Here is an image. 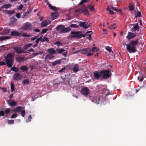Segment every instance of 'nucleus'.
<instances>
[{
	"instance_id": "nucleus-1",
	"label": "nucleus",
	"mask_w": 146,
	"mask_h": 146,
	"mask_svg": "<svg viewBox=\"0 0 146 146\" xmlns=\"http://www.w3.org/2000/svg\"><path fill=\"white\" fill-rule=\"evenodd\" d=\"M14 57L11 53H8L5 58V63L3 61L0 62V66H3L7 64L9 68H11L13 64Z\"/></svg>"
},
{
	"instance_id": "nucleus-2",
	"label": "nucleus",
	"mask_w": 146,
	"mask_h": 146,
	"mask_svg": "<svg viewBox=\"0 0 146 146\" xmlns=\"http://www.w3.org/2000/svg\"><path fill=\"white\" fill-rule=\"evenodd\" d=\"M138 40V39L135 40H132L130 41L129 43L126 45V48L129 52L131 53L136 52V48L135 46L137 44Z\"/></svg>"
},
{
	"instance_id": "nucleus-3",
	"label": "nucleus",
	"mask_w": 146,
	"mask_h": 146,
	"mask_svg": "<svg viewBox=\"0 0 146 146\" xmlns=\"http://www.w3.org/2000/svg\"><path fill=\"white\" fill-rule=\"evenodd\" d=\"M56 29L57 31H59L60 33H66L71 30V29L69 27H65L62 25H58L56 27Z\"/></svg>"
},
{
	"instance_id": "nucleus-4",
	"label": "nucleus",
	"mask_w": 146,
	"mask_h": 146,
	"mask_svg": "<svg viewBox=\"0 0 146 146\" xmlns=\"http://www.w3.org/2000/svg\"><path fill=\"white\" fill-rule=\"evenodd\" d=\"M102 76L103 78L106 79L111 76V73L110 71L108 70H102L101 71Z\"/></svg>"
},
{
	"instance_id": "nucleus-5",
	"label": "nucleus",
	"mask_w": 146,
	"mask_h": 146,
	"mask_svg": "<svg viewBox=\"0 0 146 146\" xmlns=\"http://www.w3.org/2000/svg\"><path fill=\"white\" fill-rule=\"evenodd\" d=\"M81 31H71L70 33V34L71 35L70 37L77 39H79L81 38Z\"/></svg>"
},
{
	"instance_id": "nucleus-6",
	"label": "nucleus",
	"mask_w": 146,
	"mask_h": 146,
	"mask_svg": "<svg viewBox=\"0 0 146 146\" xmlns=\"http://www.w3.org/2000/svg\"><path fill=\"white\" fill-rule=\"evenodd\" d=\"M81 54H87V56H91L93 54V53H91V49L89 48L81 49Z\"/></svg>"
},
{
	"instance_id": "nucleus-7",
	"label": "nucleus",
	"mask_w": 146,
	"mask_h": 146,
	"mask_svg": "<svg viewBox=\"0 0 146 146\" xmlns=\"http://www.w3.org/2000/svg\"><path fill=\"white\" fill-rule=\"evenodd\" d=\"M32 25L31 23L29 22H27L22 26V28L24 30H29L32 29Z\"/></svg>"
},
{
	"instance_id": "nucleus-8",
	"label": "nucleus",
	"mask_w": 146,
	"mask_h": 146,
	"mask_svg": "<svg viewBox=\"0 0 146 146\" xmlns=\"http://www.w3.org/2000/svg\"><path fill=\"white\" fill-rule=\"evenodd\" d=\"M22 78V75L19 73H15L13 75V79L15 81L20 80Z\"/></svg>"
},
{
	"instance_id": "nucleus-9",
	"label": "nucleus",
	"mask_w": 146,
	"mask_h": 146,
	"mask_svg": "<svg viewBox=\"0 0 146 146\" xmlns=\"http://www.w3.org/2000/svg\"><path fill=\"white\" fill-rule=\"evenodd\" d=\"M80 93L84 96H86L90 93V90L87 87H84L82 89Z\"/></svg>"
},
{
	"instance_id": "nucleus-10",
	"label": "nucleus",
	"mask_w": 146,
	"mask_h": 146,
	"mask_svg": "<svg viewBox=\"0 0 146 146\" xmlns=\"http://www.w3.org/2000/svg\"><path fill=\"white\" fill-rule=\"evenodd\" d=\"M13 50L15 52L19 54L23 53H25L27 52H24L23 49L20 47H14L13 48Z\"/></svg>"
},
{
	"instance_id": "nucleus-11",
	"label": "nucleus",
	"mask_w": 146,
	"mask_h": 146,
	"mask_svg": "<svg viewBox=\"0 0 146 146\" xmlns=\"http://www.w3.org/2000/svg\"><path fill=\"white\" fill-rule=\"evenodd\" d=\"M86 22H80L79 23V25L78 26L83 27L84 28L86 29L89 27L90 26L91 24L87 23V24H86Z\"/></svg>"
},
{
	"instance_id": "nucleus-12",
	"label": "nucleus",
	"mask_w": 146,
	"mask_h": 146,
	"mask_svg": "<svg viewBox=\"0 0 146 146\" xmlns=\"http://www.w3.org/2000/svg\"><path fill=\"white\" fill-rule=\"evenodd\" d=\"M94 76L96 79H98L102 76L101 71L98 72L97 71H95L94 73Z\"/></svg>"
},
{
	"instance_id": "nucleus-13",
	"label": "nucleus",
	"mask_w": 146,
	"mask_h": 146,
	"mask_svg": "<svg viewBox=\"0 0 146 146\" xmlns=\"http://www.w3.org/2000/svg\"><path fill=\"white\" fill-rule=\"evenodd\" d=\"M136 36V35L133 33L128 32V35L126 38L129 40L133 38Z\"/></svg>"
},
{
	"instance_id": "nucleus-14",
	"label": "nucleus",
	"mask_w": 146,
	"mask_h": 146,
	"mask_svg": "<svg viewBox=\"0 0 146 146\" xmlns=\"http://www.w3.org/2000/svg\"><path fill=\"white\" fill-rule=\"evenodd\" d=\"M7 102L8 104L11 107H14L17 105V102L14 100L12 101H7Z\"/></svg>"
},
{
	"instance_id": "nucleus-15",
	"label": "nucleus",
	"mask_w": 146,
	"mask_h": 146,
	"mask_svg": "<svg viewBox=\"0 0 146 146\" xmlns=\"http://www.w3.org/2000/svg\"><path fill=\"white\" fill-rule=\"evenodd\" d=\"M69 80L70 79L69 78H64L63 79L62 82L64 84L68 85V86H70V85Z\"/></svg>"
},
{
	"instance_id": "nucleus-16",
	"label": "nucleus",
	"mask_w": 146,
	"mask_h": 146,
	"mask_svg": "<svg viewBox=\"0 0 146 146\" xmlns=\"http://www.w3.org/2000/svg\"><path fill=\"white\" fill-rule=\"evenodd\" d=\"M74 72L76 73L79 71V65L78 64L74 65L72 70Z\"/></svg>"
},
{
	"instance_id": "nucleus-17",
	"label": "nucleus",
	"mask_w": 146,
	"mask_h": 146,
	"mask_svg": "<svg viewBox=\"0 0 146 146\" xmlns=\"http://www.w3.org/2000/svg\"><path fill=\"white\" fill-rule=\"evenodd\" d=\"M47 52L51 55L55 54L56 53V50H55L53 48H48L47 50Z\"/></svg>"
},
{
	"instance_id": "nucleus-18",
	"label": "nucleus",
	"mask_w": 146,
	"mask_h": 146,
	"mask_svg": "<svg viewBox=\"0 0 146 146\" xmlns=\"http://www.w3.org/2000/svg\"><path fill=\"white\" fill-rule=\"evenodd\" d=\"M54 57V56L52 55L48 54L45 56L44 59L45 60L48 61V60H50Z\"/></svg>"
},
{
	"instance_id": "nucleus-19",
	"label": "nucleus",
	"mask_w": 146,
	"mask_h": 146,
	"mask_svg": "<svg viewBox=\"0 0 146 146\" xmlns=\"http://www.w3.org/2000/svg\"><path fill=\"white\" fill-rule=\"evenodd\" d=\"M16 60L19 62H21L25 61V59L23 57H20V56L16 57Z\"/></svg>"
},
{
	"instance_id": "nucleus-20",
	"label": "nucleus",
	"mask_w": 146,
	"mask_h": 146,
	"mask_svg": "<svg viewBox=\"0 0 146 146\" xmlns=\"http://www.w3.org/2000/svg\"><path fill=\"white\" fill-rule=\"evenodd\" d=\"M21 33L18 31H14L11 32V35L13 36H20Z\"/></svg>"
},
{
	"instance_id": "nucleus-21",
	"label": "nucleus",
	"mask_w": 146,
	"mask_h": 146,
	"mask_svg": "<svg viewBox=\"0 0 146 146\" xmlns=\"http://www.w3.org/2000/svg\"><path fill=\"white\" fill-rule=\"evenodd\" d=\"M61 61L60 60H56L52 62V65L53 66H54L56 64H60L61 63Z\"/></svg>"
},
{
	"instance_id": "nucleus-22",
	"label": "nucleus",
	"mask_w": 146,
	"mask_h": 146,
	"mask_svg": "<svg viewBox=\"0 0 146 146\" xmlns=\"http://www.w3.org/2000/svg\"><path fill=\"white\" fill-rule=\"evenodd\" d=\"M48 21H43L41 23V25L42 27H45L49 24L48 23Z\"/></svg>"
},
{
	"instance_id": "nucleus-23",
	"label": "nucleus",
	"mask_w": 146,
	"mask_h": 146,
	"mask_svg": "<svg viewBox=\"0 0 146 146\" xmlns=\"http://www.w3.org/2000/svg\"><path fill=\"white\" fill-rule=\"evenodd\" d=\"M56 52L60 54L62 53L63 52L66 51V50L62 48H56Z\"/></svg>"
},
{
	"instance_id": "nucleus-24",
	"label": "nucleus",
	"mask_w": 146,
	"mask_h": 146,
	"mask_svg": "<svg viewBox=\"0 0 146 146\" xmlns=\"http://www.w3.org/2000/svg\"><path fill=\"white\" fill-rule=\"evenodd\" d=\"M20 69L22 72L26 71L28 70V68L26 66H23L20 68Z\"/></svg>"
},
{
	"instance_id": "nucleus-25",
	"label": "nucleus",
	"mask_w": 146,
	"mask_h": 146,
	"mask_svg": "<svg viewBox=\"0 0 146 146\" xmlns=\"http://www.w3.org/2000/svg\"><path fill=\"white\" fill-rule=\"evenodd\" d=\"M32 45L31 43L27 44L25 45L23 47V49L24 50H27L28 48L30 47Z\"/></svg>"
},
{
	"instance_id": "nucleus-26",
	"label": "nucleus",
	"mask_w": 146,
	"mask_h": 146,
	"mask_svg": "<svg viewBox=\"0 0 146 146\" xmlns=\"http://www.w3.org/2000/svg\"><path fill=\"white\" fill-rule=\"evenodd\" d=\"M48 7L50 9L54 11H56L57 10V9L56 7L50 4L48 5Z\"/></svg>"
},
{
	"instance_id": "nucleus-27",
	"label": "nucleus",
	"mask_w": 146,
	"mask_h": 146,
	"mask_svg": "<svg viewBox=\"0 0 146 146\" xmlns=\"http://www.w3.org/2000/svg\"><path fill=\"white\" fill-rule=\"evenodd\" d=\"M10 38V37L8 36H1L0 37V41L5 40Z\"/></svg>"
},
{
	"instance_id": "nucleus-28",
	"label": "nucleus",
	"mask_w": 146,
	"mask_h": 146,
	"mask_svg": "<svg viewBox=\"0 0 146 146\" xmlns=\"http://www.w3.org/2000/svg\"><path fill=\"white\" fill-rule=\"evenodd\" d=\"M12 5L10 4H6L3 5L1 7L2 8L7 9L11 7Z\"/></svg>"
},
{
	"instance_id": "nucleus-29",
	"label": "nucleus",
	"mask_w": 146,
	"mask_h": 146,
	"mask_svg": "<svg viewBox=\"0 0 146 146\" xmlns=\"http://www.w3.org/2000/svg\"><path fill=\"white\" fill-rule=\"evenodd\" d=\"M21 108V106H18L16 108H14L13 109L11 110V112L12 111H14L15 112V113H16L19 112V111L18 110H19V109H20Z\"/></svg>"
},
{
	"instance_id": "nucleus-30",
	"label": "nucleus",
	"mask_w": 146,
	"mask_h": 146,
	"mask_svg": "<svg viewBox=\"0 0 146 146\" xmlns=\"http://www.w3.org/2000/svg\"><path fill=\"white\" fill-rule=\"evenodd\" d=\"M82 12H84V14L86 15H88L89 14L88 10L86 8L82 9Z\"/></svg>"
},
{
	"instance_id": "nucleus-31",
	"label": "nucleus",
	"mask_w": 146,
	"mask_h": 146,
	"mask_svg": "<svg viewBox=\"0 0 146 146\" xmlns=\"http://www.w3.org/2000/svg\"><path fill=\"white\" fill-rule=\"evenodd\" d=\"M111 8L112 10L114 11H115L116 12H119V13H122L121 10L120 9H117V8L114 7H113V6H111Z\"/></svg>"
},
{
	"instance_id": "nucleus-32",
	"label": "nucleus",
	"mask_w": 146,
	"mask_h": 146,
	"mask_svg": "<svg viewBox=\"0 0 146 146\" xmlns=\"http://www.w3.org/2000/svg\"><path fill=\"white\" fill-rule=\"evenodd\" d=\"M11 70L15 72H17L19 70V68L13 66L11 68Z\"/></svg>"
},
{
	"instance_id": "nucleus-33",
	"label": "nucleus",
	"mask_w": 146,
	"mask_h": 146,
	"mask_svg": "<svg viewBox=\"0 0 146 146\" xmlns=\"http://www.w3.org/2000/svg\"><path fill=\"white\" fill-rule=\"evenodd\" d=\"M29 80L26 79L23 81V84L24 85H27L29 83Z\"/></svg>"
},
{
	"instance_id": "nucleus-34",
	"label": "nucleus",
	"mask_w": 146,
	"mask_h": 146,
	"mask_svg": "<svg viewBox=\"0 0 146 146\" xmlns=\"http://www.w3.org/2000/svg\"><path fill=\"white\" fill-rule=\"evenodd\" d=\"M89 33L92 34V31H87V32H86L85 34H84V35H82L81 33V38L82 37H85L86 36V35H87V34H89Z\"/></svg>"
},
{
	"instance_id": "nucleus-35",
	"label": "nucleus",
	"mask_w": 146,
	"mask_h": 146,
	"mask_svg": "<svg viewBox=\"0 0 146 146\" xmlns=\"http://www.w3.org/2000/svg\"><path fill=\"white\" fill-rule=\"evenodd\" d=\"M141 16V12L140 11H138L137 9V12L135 13V18H137L138 17H140Z\"/></svg>"
},
{
	"instance_id": "nucleus-36",
	"label": "nucleus",
	"mask_w": 146,
	"mask_h": 146,
	"mask_svg": "<svg viewBox=\"0 0 146 146\" xmlns=\"http://www.w3.org/2000/svg\"><path fill=\"white\" fill-rule=\"evenodd\" d=\"M106 10L107 11H109V13L111 15H113L114 14V12L113 11L111 10L110 8L109 7H108L107 8H106Z\"/></svg>"
},
{
	"instance_id": "nucleus-37",
	"label": "nucleus",
	"mask_w": 146,
	"mask_h": 146,
	"mask_svg": "<svg viewBox=\"0 0 146 146\" xmlns=\"http://www.w3.org/2000/svg\"><path fill=\"white\" fill-rule=\"evenodd\" d=\"M54 44L55 45H57V46H62V44L60 42L57 41L54 43Z\"/></svg>"
},
{
	"instance_id": "nucleus-38",
	"label": "nucleus",
	"mask_w": 146,
	"mask_h": 146,
	"mask_svg": "<svg viewBox=\"0 0 146 146\" xmlns=\"http://www.w3.org/2000/svg\"><path fill=\"white\" fill-rule=\"evenodd\" d=\"M11 90L12 92L14 91L15 90V86L13 83L11 82Z\"/></svg>"
},
{
	"instance_id": "nucleus-39",
	"label": "nucleus",
	"mask_w": 146,
	"mask_h": 146,
	"mask_svg": "<svg viewBox=\"0 0 146 146\" xmlns=\"http://www.w3.org/2000/svg\"><path fill=\"white\" fill-rule=\"evenodd\" d=\"M133 28L135 31H139V27L137 24H136L135 26L133 27Z\"/></svg>"
},
{
	"instance_id": "nucleus-40",
	"label": "nucleus",
	"mask_w": 146,
	"mask_h": 146,
	"mask_svg": "<svg viewBox=\"0 0 146 146\" xmlns=\"http://www.w3.org/2000/svg\"><path fill=\"white\" fill-rule=\"evenodd\" d=\"M31 11L29 9V11H28L26 12H25L24 13V16H28L29 14L31 13Z\"/></svg>"
},
{
	"instance_id": "nucleus-41",
	"label": "nucleus",
	"mask_w": 146,
	"mask_h": 146,
	"mask_svg": "<svg viewBox=\"0 0 146 146\" xmlns=\"http://www.w3.org/2000/svg\"><path fill=\"white\" fill-rule=\"evenodd\" d=\"M17 21V19L14 17H12L10 19V22L11 23H13Z\"/></svg>"
},
{
	"instance_id": "nucleus-42",
	"label": "nucleus",
	"mask_w": 146,
	"mask_h": 146,
	"mask_svg": "<svg viewBox=\"0 0 146 146\" xmlns=\"http://www.w3.org/2000/svg\"><path fill=\"white\" fill-rule=\"evenodd\" d=\"M70 27L71 28H72L75 27V28H79L78 25H77L76 24H73L71 25L70 26Z\"/></svg>"
},
{
	"instance_id": "nucleus-43",
	"label": "nucleus",
	"mask_w": 146,
	"mask_h": 146,
	"mask_svg": "<svg viewBox=\"0 0 146 146\" xmlns=\"http://www.w3.org/2000/svg\"><path fill=\"white\" fill-rule=\"evenodd\" d=\"M11 111V109L10 108H7V109H6L5 111L4 112H5V113L7 115L10 111Z\"/></svg>"
},
{
	"instance_id": "nucleus-44",
	"label": "nucleus",
	"mask_w": 146,
	"mask_h": 146,
	"mask_svg": "<svg viewBox=\"0 0 146 146\" xmlns=\"http://www.w3.org/2000/svg\"><path fill=\"white\" fill-rule=\"evenodd\" d=\"M18 116V114L16 113L13 114L11 116V118H15L17 117Z\"/></svg>"
},
{
	"instance_id": "nucleus-45",
	"label": "nucleus",
	"mask_w": 146,
	"mask_h": 146,
	"mask_svg": "<svg viewBox=\"0 0 146 146\" xmlns=\"http://www.w3.org/2000/svg\"><path fill=\"white\" fill-rule=\"evenodd\" d=\"M21 116L23 117H24L25 115V110H22L21 111Z\"/></svg>"
},
{
	"instance_id": "nucleus-46",
	"label": "nucleus",
	"mask_w": 146,
	"mask_h": 146,
	"mask_svg": "<svg viewBox=\"0 0 146 146\" xmlns=\"http://www.w3.org/2000/svg\"><path fill=\"white\" fill-rule=\"evenodd\" d=\"M14 11H11L10 10H6L5 13L7 14H13L14 13Z\"/></svg>"
},
{
	"instance_id": "nucleus-47",
	"label": "nucleus",
	"mask_w": 146,
	"mask_h": 146,
	"mask_svg": "<svg viewBox=\"0 0 146 146\" xmlns=\"http://www.w3.org/2000/svg\"><path fill=\"white\" fill-rule=\"evenodd\" d=\"M41 53V52H38L37 53H33L32 54V55H33V56L32 57V58H33L35 56H36L40 54Z\"/></svg>"
},
{
	"instance_id": "nucleus-48",
	"label": "nucleus",
	"mask_w": 146,
	"mask_h": 146,
	"mask_svg": "<svg viewBox=\"0 0 146 146\" xmlns=\"http://www.w3.org/2000/svg\"><path fill=\"white\" fill-rule=\"evenodd\" d=\"M90 34H87L86 35L87 38L89 40H91L92 38L91 35L92 34L89 33Z\"/></svg>"
},
{
	"instance_id": "nucleus-49",
	"label": "nucleus",
	"mask_w": 146,
	"mask_h": 146,
	"mask_svg": "<svg viewBox=\"0 0 146 146\" xmlns=\"http://www.w3.org/2000/svg\"><path fill=\"white\" fill-rule=\"evenodd\" d=\"M98 51V49L96 47H93L92 49V52H97Z\"/></svg>"
},
{
	"instance_id": "nucleus-50",
	"label": "nucleus",
	"mask_w": 146,
	"mask_h": 146,
	"mask_svg": "<svg viewBox=\"0 0 146 146\" xmlns=\"http://www.w3.org/2000/svg\"><path fill=\"white\" fill-rule=\"evenodd\" d=\"M129 11H132L134 9V7L133 6L131 5L129 6Z\"/></svg>"
},
{
	"instance_id": "nucleus-51",
	"label": "nucleus",
	"mask_w": 146,
	"mask_h": 146,
	"mask_svg": "<svg viewBox=\"0 0 146 146\" xmlns=\"http://www.w3.org/2000/svg\"><path fill=\"white\" fill-rule=\"evenodd\" d=\"M43 39L42 40V42L46 41V42H48L49 41V39L45 37L44 36L43 38Z\"/></svg>"
},
{
	"instance_id": "nucleus-52",
	"label": "nucleus",
	"mask_w": 146,
	"mask_h": 146,
	"mask_svg": "<svg viewBox=\"0 0 146 146\" xmlns=\"http://www.w3.org/2000/svg\"><path fill=\"white\" fill-rule=\"evenodd\" d=\"M48 30V29H42L41 31V34L45 33H46L47 31Z\"/></svg>"
},
{
	"instance_id": "nucleus-53",
	"label": "nucleus",
	"mask_w": 146,
	"mask_h": 146,
	"mask_svg": "<svg viewBox=\"0 0 146 146\" xmlns=\"http://www.w3.org/2000/svg\"><path fill=\"white\" fill-rule=\"evenodd\" d=\"M14 120H8V122L9 124H13L14 123Z\"/></svg>"
},
{
	"instance_id": "nucleus-54",
	"label": "nucleus",
	"mask_w": 146,
	"mask_h": 146,
	"mask_svg": "<svg viewBox=\"0 0 146 146\" xmlns=\"http://www.w3.org/2000/svg\"><path fill=\"white\" fill-rule=\"evenodd\" d=\"M22 36L25 37H29L30 36H31L27 34H23L22 35Z\"/></svg>"
},
{
	"instance_id": "nucleus-55",
	"label": "nucleus",
	"mask_w": 146,
	"mask_h": 146,
	"mask_svg": "<svg viewBox=\"0 0 146 146\" xmlns=\"http://www.w3.org/2000/svg\"><path fill=\"white\" fill-rule=\"evenodd\" d=\"M87 0H82L80 3L79 4V5H81L84 3L86 2H87Z\"/></svg>"
},
{
	"instance_id": "nucleus-56",
	"label": "nucleus",
	"mask_w": 146,
	"mask_h": 146,
	"mask_svg": "<svg viewBox=\"0 0 146 146\" xmlns=\"http://www.w3.org/2000/svg\"><path fill=\"white\" fill-rule=\"evenodd\" d=\"M106 49L108 51L110 52H111L112 50L111 49L110 47L107 46L106 48Z\"/></svg>"
},
{
	"instance_id": "nucleus-57",
	"label": "nucleus",
	"mask_w": 146,
	"mask_h": 146,
	"mask_svg": "<svg viewBox=\"0 0 146 146\" xmlns=\"http://www.w3.org/2000/svg\"><path fill=\"white\" fill-rule=\"evenodd\" d=\"M32 119V117L31 115H29L28 117V119L26 120V121L27 122L30 121L31 119Z\"/></svg>"
},
{
	"instance_id": "nucleus-58",
	"label": "nucleus",
	"mask_w": 146,
	"mask_h": 146,
	"mask_svg": "<svg viewBox=\"0 0 146 146\" xmlns=\"http://www.w3.org/2000/svg\"><path fill=\"white\" fill-rule=\"evenodd\" d=\"M3 31H4V32H5V33H6V34L9 33L10 32V31L8 29H5L3 30Z\"/></svg>"
},
{
	"instance_id": "nucleus-59",
	"label": "nucleus",
	"mask_w": 146,
	"mask_h": 146,
	"mask_svg": "<svg viewBox=\"0 0 146 146\" xmlns=\"http://www.w3.org/2000/svg\"><path fill=\"white\" fill-rule=\"evenodd\" d=\"M0 88L2 89L3 91L4 92H7V88H6L0 87Z\"/></svg>"
},
{
	"instance_id": "nucleus-60",
	"label": "nucleus",
	"mask_w": 146,
	"mask_h": 146,
	"mask_svg": "<svg viewBox=\"0 0 146 146\" xmlns=\"http://www.w3.org/2000/svg\"><path fill=\"white\" fill-rule=\"evenodd\" d=\"M66 68L65 67H64V68H62L61 69L59 70V72L60 73L64 71L65 70Z\"/></svg>"
},
{
	"instance_id": "nucleus-61",
	"label": "nucleus",
	"mask_w": 146,
	"mask_h": 146,
	"mask_svg": "<svg viewBox=\"0 0 146 146\" xmlns=\"http://www.w3.org/2000/svg\"><path fill=\"white\" fill-rule=\"evenodd\" d=\"M5 112L3 111H0V115L3 116L4 115Z\"/></svg>"
},
{
	"instance_id": "nucleus-62",
	"label": "nucleus",
	"mask_w": 146,
	"mask_h": 146,
	"mask_svg": "<svg viewBox=\"0 0 146 146\" xmlns=\"http://www.w3.org/2000/svg\"><path fill=\"white\" fill-rule=\"evenodd\" d=\"M68 55V52L67 51L64 52L62 54L63 56L64 57H66Z\"/></svg>"
},
{
	"instance_id": "nucleus-63",
	"label": "nucleus",
	"mask_w": 146,
	"mask_h": 146,
	"mask_svg": "<svg viewBox=\"0 0 146 146\" xmlns=\"http://www.w3.org/2000/svg\"><path fill=\"white\" fill-rule=\"evenodd\" d=\"M90 9L91 11H94L95 10L94 6H90Z\"/></svg>"
},
{
	"instance_id": "nucleus-64",
	"label": "nucleus",
	"mask_w": 146,
	"mask_h": 146,
	"mask_svg": "<svg viewBox=\"0 0 146 146\" xmlns=\"http://www.w3.org/2000/svg\"><path fill=\"white\" fill-rule=\"evenodd\" d=\"M21 16V14L20 13H18L16 14V17L17 18H20Z\"/></svg>"
}]
</instances>
